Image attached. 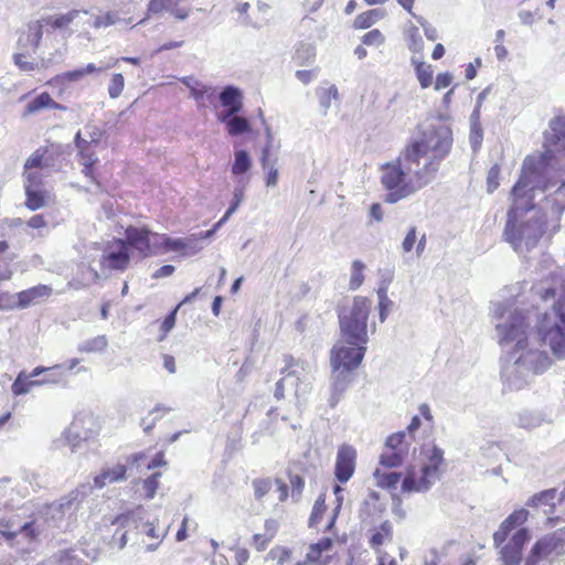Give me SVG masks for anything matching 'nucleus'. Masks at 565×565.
I'll list each match as a JSON object with an SVG mask.
<instances>
[{
  "instance_id": "obj_1",
  "label": "nucleus",
  "mask_w": 565,
  "mask_h": 565,
  "mask_svg": "<svg viewBox=\"0 0 565 565\" xmlns=\"http://www.w3.org/2000/svg\"><path fill=\"white\" fill-rule=\"evenodd\" d=\"M552 280L553 286L535 288L543 300L557 296L552 309L537 318L539 338L532 332V313L529 310H520L510 300L491 302V322L504 352L501 379L512 390L525 387L551 367L553 360L540 348V340L550 347L556 359L565 360V280L557 276Z\"/></svg>"
},
{
  "instance_id": "obj_2",
  "label": "nucleus",
  "mask_w": 565,
  "mask_h": 565,
  "mask_svg": "<svg viewBox=\"0 0 565 565\" xmlns=\"http://www.w3.org/2000/svg\"><path fill=\"white\" fill-rule=\"evenodd\" d=\"M543 137L544 151L525 157L514 193H524L526 186L555 189L545 200L547 203L553 200L552 213L559 215L565 210V116L557 115L550 119Z\"/></svg>"
},
{
  "instance_id": "obj_3",
  "label": "nucleus",
  "mask_w": 565,
  "mask_h": 565,
  "mask_svg": "<svg viewBox=\"0 0 565 565\" xmlns=\"http://www.w3.org/2000/svg\"><path fill=\"white\" fill-rule=\"evenodd\" d=\"M554 190L526 186L524 193L516 195L512 189L514 204L508 212L504 236L518 254H525L537 245L544 233L545 217L561 216L552 213L553 200L550 203L545 200Z\"/></svg>"
},
{
  "instance_id": "obj_4",
  "label": "nucleus",
  "mask_w": 565,
  "mask_h": 565,
  "mask_svg": "<svg viewBox=\"0 0 565 565\" xmlns=\"http://www.w3.org/2000/svg\"><path fill=\"white\" fill-rule=\"evenodd\" d=\"M452 145V132L444 124L426 126L402 152L401 164L409 171L413 183L409 190H420L436 177L441 161Z\"/></svg>"
},
{
  "instance_id": "obj_5",
  "label": "nucleus",
  "mask_w": 565,
  "mask_h": 565,
  "mask_svg": "<svg viewBox=\"0 0 565 565\" xmlns=\"http://www.w3.org/2000/svg\"><path fill=\"white\" fill-rule=\"evenodd\" d=\"M529 518L526 509H519L502 521L493 533V545L497 550L499 565H521L524 561L523 550L531 540V533L521 526Z\"/></svg>"
},
{
  "instance_id": "obj_6",
  "label": "nucleus",
  "mask_w": 565,
  "mask_h": 565,
  "mask_svg": "<svg viewBox=\"0 0 565 565\" xmlns=\"http://www.w3.org/2000/svg\"><path fill=\"white\" fill-rule=\"evenodd\" d=\"M372 301L363 296H354L351 302L338 310L339 326L347 342L367 343L369 332L374 333L376 326L369 322Z\"/></svg>"
},
{
  "instance_id": "obj_7",
  "label": "nucleus",
  "mask_w": 565,
  "mask_h": 565,
  "mask_svg": "<svg viewBox=\"0 0 565 565\" xmlns=\"http://www.w3.org/2000/svg\"><path fill=\"white\" fill-rule=\"evenodd\" d=\"M420 466L411 467L404 477L402 492H426L441 477L444 466V451L435 445L422 448L419 455Z\"/></svg>"
},
{
  "instance_id": "obj_8",
  "label": "nucleus",
  "mask_w": 565,
  "mask_h": 565,
  "mask_svg": "<svg viewBox=\"0 0 565 565\" xmlns=\"http://www.w3.org/2000/svg\"><path fill=\"white\" fill-rule=\"evenodd\" d=\"M86 486L77 488L58 501L45 507L43 516L50 526L67 530L76 520V513L86 494Z\"/></svg>"
},
{
  "instance_id": "obj_9",
  "label": "nucleus",
  "mask_w": 565,
  "mask_h": 565,
  "mask_svg": "<svg viewBox=\"0 0 565 565\" xmlns=\"http://www.w3.org/2000/svg\"><path fill=\"white\" fill-rule=\"evenodd\" d=\"M413 182L409 171L401 164V157L396 162L382 166L381 183L387 191L384 198L386 203L394 204L416 193L418 190L408 189Z\"/></svg>"
},
{
  "instance_id": "obj_10",
  "label": "nucleus",
  "mask_w": 565,
  "mask_h": 565,
  "mask_svg": "<svg viewBox=\"0 0 565 565\" xmlns=\"http://www.w3.org/2000/svg\"><path fill=\"white\" fill-rule=\"evenodd\" d=\"M99 430L98 418L92 413L83 412L75 416L71 425L64 430L63 436L71 450L75 451L82 441L94 438Z\"/></svg>"
},
{
  "instance_id": "obj_11",
  "label": "nucleus",
  "mask_w": 565,
  "mask_h": 565,
  "mask_svg": "<svg viewBox=\"0 0 565 565\" xmlns=\"http://www.w3.org/2000/svg\"><path fill=\"white\" fill-rule=\"evenodd\" d=\"M366 352V343L338 342L330 353V364L335 370L353 371L361 364Z\"/></svg>"
},
{
  "instance_id": "obj_12",
  "label": "nucleus",
  "mask_w": 565,
  "mask_h": 565,
  "mask_svg": "<svg viewBox=\"0 0 565 565\" xmlns=\"http://www.w3.org/2000/svg\"><path fill=\"white\" fill-rule=\"evenodd\" d=\"M99 258L103 271H124L130 263L128 246L124 239H111L100 245Z\"/></svg>"
},
{
  "instance_id": "obj_13",
  "label": "nucleus",
  "mask_w": 565,
  "mask_h": 565,
  "mask_svg": "<svg viewBox=\"0 0 565 565\" xmlns=\"http://www.w3.org/2000/svg\"><path fill=\"white\" fill-rule=\"evenodd\" d=\"M126 239L129 247L139 252L142 257H148L159 253L160 234L152 233L146 227L128 226L125 231Z\"/></svg>"
},
{
  "instance_id": "obj_14",
  "label": "nucleus",
  "mask_w": 565,
  "mask_h": 565,
  "mask_svg": "<svg viewBox=\"0 0 565 565\" xmlns=\"http://www.w3.org/2000/svg\"><path fill=\"white\" fill-rule=\"evenodd\" d=\"M564 553V539L558 533H553L537 540L531 547L523 565H539L541 561L552 554Z\"/></svg>"
},
{
  "instance_id": "obj_15",
  "label": "nucleus",
  "mask_w": 565,
  "mask_h": 565,
  "mask_svg": "<svg viewBox=\"0 0 565 565\" xmlns=\"http://www.w3.org/2000/svg\"><path fill=\"white\" fill-rule=\"evenodd\" d=\"M40 525L35 521L26 522L22 525L15 524L13 521H0V543L2 541H14L18 536L25 539L28 542L34 541L40 534Z\"/></svg>"
},
{
  "instance_id": "obj_16",
  "label": "nucleus",
  "mask_w": 565,
  "mask_h": 565,
  "mask_svg": "<svg viewBox=\"0 0 565 565\" xmlns=\"http://www.w3.org/2000/svg\"><path fill=\"white\" fill-rule=\"evenodd\" d=\"M356 451L350 445H342L338 449L334 475L339 482H347L355 470Z\"/></svg>"
},
{
  "instance_id": "obj_17",
  "label": "nucleus",
  "mask_w": 565,
  "mask_h": 565,
  "mask_svg": "<svg viewBox=\"0 0 565 565\" xmlns=\"http://www.w3.org/2000/svg\"><path fill=\"white\" fill-rule=\"evenodd\" d=\"M52 288L47 285H38L14 294L15 309L23 310L39 305L52 295Z\"/></svg>"
},
{
  "instance_id": "obj_18",
  "label": "nucleus",
  "mask_w": 565,
  "mask_h": 565,
  "mask_svg": "<svg viewBox=\"0 0 565 565\" xmlns=\"http://www.w3.org/2000/svg\"><path fill=\"white\" fill-rule=\"evenodd\" d=\"M140 514H141V510L138 509L137 511L117 516L116 520L114 521V523H117L124 527L135 525L136 529H138L141 533H145L146 535H148L152 539L162 540L166 535V532L159 531L153 523H151V522H143L141 524L137 523L138 520H141Z\"/></svg>"
},
{
  "instance_id": "obj_19",
  "label": "nucleus",
  "mask_w": 565,
  "mask_h": 565,
  "mask_svg": "<svg viewBox=\"0 0 565 565\" xmlns=\"http://www.w3.org/2000/svg\"><path fill=\"white\" fill-rule=\"evenodd\" d=\"M218 98L224 107L220 114H238L243 109V92L234 85L223 87Z\"/></svg>"
},
{
  "instance_id": "obj_20",
  "label": "nucleus",
  "mask_w": 565,
  "mask_h": 565,
  "mask_svg": "<svg viewBox=\"0 0 565 565\" xmlns=\"http://www.w3.org/2000/svg\"><path fill=\"white\" fill-rule=\"evenodd\" d=\"M43 38V20L31 21L26 24V30L19 38V45L26 50L35 52Z\"/></svg>"
},
{
  "instance_id": "obj_21",
  "label": "nucleus",
  "mask_w": 565,
  "mask_h": 565,
  "mask_svg": "<svg viewBox=\"0 0 565 565\" xmlns=\"http://www.w3.org/2000/svg\"><path fill=\"white\" fill-rule=\"evenodd\" d=\"M286 366L281 370L284 374L281 382H285V385L288 390H294L295 394L299 395V385L301 383L302 373L305 371L303 366L299 365L298 362L295 361L292 356L285 358Z\"/></svg>"
},
{
  "instance_id": "obj_22",
  "label": "nucleus",
  "mask_w": 565,
  "mask_h": 565,
  "mask_svg": "<svg viewBox=\"0 0 565 565\" xmlns=\"http://www.w3.org/2000/svg\"><path fill=\"white\" fill-rule=\"evenodd\" d=\"M330 405L333 407L352 382V372L332 369Z\"/></svg>"
},
{
  "instance_id": "obj_23",
  "label": "nucleus",
  "mask_w": 565,
  "mask_h": 565,
  "mask_svg": "<svg viewBox=\"0 0 565 565\" xmlns=\"http://www.w3.org/2000/svg\"><path fill=\"white\" fill-rule=\"evenodd\" d=\"M127 467L121 463H117L113 467L104 468L99 475L94 478V487L102 489L107 484L121 481L125 479Z\"/></svg>"
},
{
  "instance_id": "obj_24",
  "label": "nucleus",
  "mask_w": 565,
  "mask_h": 565,
  "mask_svg": "<svg viewBox=\"0 0 565 565\" xmlns=\"http://www.w3.org/2000/svg\"><path fill=\"white\" fill-rule=\"evenodd\" d=\"M217 120L226 125V130L231 136H238L250 130V124L245 117L237 114H217Z\"/></svg>"
},
{
  "instance_id": "obj_25",
  "label": "nucleus",
  "mask_w": 565,
  "mask_h": 565,
  "mask_svg": "<svg viewBox=\"0 0 565 565\" xmlns=\"http://www.w3.org/2000/svg\"><path fill=\"white\" fill-rule=\"evenodd\" d=\"M45 108L63 109L64 107L57 104L49 93L44 92L26 104L22 116L28 117L38 114Z\"/></svg>"
},
{
  "instance_id": "obj_26",
  "label": "nucleus",
  "mask_w": 565,
  "mask_h": 565,
  "mask_svg": "<svg viewBox=\"0 0 565 565\" xmlns=\"http://www.w3.org/2000/svg\"><path fill=\"white\" fill-rule=\"evenodd\" d=\"M384 510L383 504L380 502V494L371 491L362 502L360 508V519L365 522L367 519H373L380 515Z\"/></svg>"
},
{
  "instance_id": "obj_27",
  "label": "nucleus",
  "mask_w": 565,
  "mask_h": 565,
  "mask_svg": "<svg viewBox=\"0 0 565 565\" xmlns=\"http://www.w3.org/2000/svg\"><path fill=\"white\" fill-rule=\"evenodd\" d=\"M393 539V524L386 520L375 527L371 532L369 544L372 548L376 550L386 542H391Z\"/></svg>"
},
{
  "instance_id": "obj_28",
  "label": "nucleus",
  "mask_w": 565,
  "mask_h": 565,
  "mask_svg": "<svg viewBox=\"0 0 565 565\" xmlns=\"http://www.w3.org/2000/svg\"><path fill=\"white\" fill-rule=\"evenodd\" d=\"M546 416L537 411H523L518 414L516 425L524 429H534L547 423Z\"/></svg>"
},
{
  "instance_id": "obj_29",
  "label": "nucleus",
  "mask_w": 565,
  "mask_h": 565,
  "mask_svg": "<svg viewBox=\"0 0 565 565\" xmlns=\"http://www.w3.org/2000/svg\"><path fill=\"white\" fill-rule=\"evenodd\" d=\"M43 148L44 169L49 171H60L62 168V146L50 145Z\"/></svg>"
},
{
  "instance_id": "obj_30",
  "label": "nucleus",
  "mask_w": 565,
  "mask_h": 565,
  "mask_svg": "<svg viewBox=\"0 0 565 565\" xmlns=\"http://www.w3.org/2000/svg\"><path fill=\"white\" fill-rule=\"evenodd\" d=\"M376 486L387 490H395L401 482L402 473L396 471H386L385 468H376L373 472Z\"/></svg>"
},
{
  "instance_id": "obj_31",
  "label": "nucleus",
  "mask_w": 565,
  "mask_h": 565,
  "mask_svg": "<svg viewBox=\"0 0 565 565\" xmlns=\"http://www.w3.org/2000/svg\"><path fill=\"white\" fill-rule=\"evenodd\" d=\"M81 14H87V11L71 10L64 14L49 15L43 19V22L53 29H64L78 19Z\"/></svg>"
},
{
  "instance_id": "obj_32",
  "label": "nucleus",
  "mask_w": 565,
  "mask_h": 565,
  "mask_svg": "<svg viewBox=\"0 0 565 565\" xmlns=\"http://www.w3.org/2000/svg\"><path fill=\"white\" fill-rule=\"evenodd\" d=\"M407 456V449L394 450L385 447L384 451L380 457L381 468H395L403 463Z\"/></svg>"
},
{
  "instance_id": "obj_33",
  "label": "nucleus",
  "mask_w": 565,
  "mask_h": 565,
  "mask_svg": "<svg viewBox=\"0 0 565 565\" xmlns=\"http://www.w3.org/2000/svg\"><path fill=\"white\" fill-rule=\"evenodd\" d=\"M45 376L41 380H34L33 384H39V386L44 384H65L66 383V374L64 372L63 365H54L52 367H46Z\"/></svg>"
},
{
  "instance_id": "obj_34",
  "label": "nucleus",
  "mask_w": 565,
  "mask_h": 565,
  "mask_svg": "<svg viewBox=\"0 0 565 565\" xmlns=\"http://www.w3.org/2000/svg\"><path fill=\"white\" fill-rule=\"evenodd\" d=\"M556 494H557V490L556 489H548V490L541 491V492L535 493L534 495H532L527 500L526 505L532 507V508H537V507H541V505H547V507L551 508L548 513H552L553 512V508H554V500L556 498Z\"/></svg>"
},
{
  "instance_id": "obj_35",
  "label": "nucleus",
  "mask_w": 565,
  "mask_h": 565,
  "mask_svg": "<svg viewBox=\"0 0 565 565\" xmlns=\"http://www.w3.org/2000/svg\"><path fill=\"white\" fill-rule=\"evenodd\" d=\"M412 63L415 65L416 76L422 88H427L433 83V67L415 56L412 57Z\"/></svg>"
},
{
  "instance_id": "obj_36",
  "label": "nucleus",
  "mask_w": 565,
  "mask_h": 565,
  "mask_svg": "<svg viewBox=\"0 0 565 565\" xmlns=\"http://www.w3.org/2000/svg\"><path fill=\"white\" fill-rule=\"evenodd\" d=\"M317 96L319 104L323 109V114H327L331 107L332 100H339L340 95L335 85L331 84L328 87H320L317 89Z\"/></svg>"
},
{
  "instance_id": "obj_37",
  "label": "nucleus",
  "mask_w": 565,
  "mask_h": 565,
  "mask_svg": "<svg viewBox=\"0 0 565 565\" xmlns=\"http://www.w3.org/2000/svg\"><path fill=\"white\" fill-rule=\"evenodd\" d=\"M252 168V159L246 150H236L231 171L235 175H243Z\"/></svg>"
},
{
  "instance_id": "obj_38",
  "label": "nucleus",
  "mask_w": 565,
  "mask_h": 565,
  "mask_svg": "<svg viewBox=\"0 0 565 565\" xmlns=\"http://www.w3.org/2000/svg\"><path fill=\"white\" fill-rule=\"evenodd\" d=\"M316 56V49L311 43H299L294 53V61L298 65L310 64Z\"/></svg>"
},
{
  "instance_id": "obj_39",
  "label": "nucleus",
  "mask_w": 565,
  "mask_h": 565,
  "mask_svg": "<svg viewBox=\"0 0 565 565\" xmlns=\"http://www.w3.org/2000/svg\"><path fill=\"white\" fill-rule=\"evenodd\" d=\"M107 345V338L105 335H97L79 343L77 350L82 353H99L103 352Z\"/></svg>"
},
{
  "instance_id": "obj_40",
  "label": "nucleus",
  "mask_w": 565,
  "mask_h": 565,
  "mask_svg": "<svg viewBox=\"0 0 565 565\" xmlns=\"http://www.w3.org/2000/svg\"><path fill=\"white\" fill-rule=\"evenodd\" d=\"M384 15L383 10L381 9H372L367 10L361 14H359L354 20V28L356 29H367L374 23H376Z\"/></svg>"
},
{
  "instance_id": "obj_41",
  "label": "nucleus",
  "mask_w": 565,
  "mask_h": 565,
  "mask_svg": "<svg viewBox=\"0 0 565 565\" xmlns=\"http://www.w3.org/2000/svg\"><path fill=\"white\" fill-rule=\"evenodd\" d=\"M180 81L190 89L191 97H193L196 102L202 100L210 89L206 85H204L193 76H186L181 78Z\"/></svg>"
},
{
  "instance_id": "obj_42",
  "label": "nucleus",
  "mask_w": 565,
  "mask_h": 565,
  "mask_svg": "<svg viewBox=\"0 0 565 565\" xmlns=\"http://www.w3.org/2000/svg\"><path fill=\"white\" fill-rule=\"evenodd\" d=\"M364 269H365V265L361 260H359V259L353 260L352 266H351L350 280H349V289L350 290H356L362 286L363 281H364V274H363Z\"/></svg>"
},
{
  "instance_id": "obj_43",
  "label": "nucleus",
  "mask_w": 565,
  "mask_h": 565,
  "mask_svg": "<svg viewBox=\"0 0 565 565\" xmlns=\"http://www.w3.org/2000/svg\"><path fill=\"white\" fill-rule=\"evenodd\" d=\"M26 194L25 205L32 211L41 209L45 205V195L41 189L24 188Z\"/></svg>"
},
{
  "instance_id": "obj_44",
  "label": "nucleus",
  "mask_w": 565,
  "mask_h": 565,
  "mask_svg": "<svg viewBox=\"0 0 565 565\" xmlns=\"http://www.w3.org/2000/svg\"><path fill=\"white\" fill-rule=\"evenodd\" d=\"M190 243L191 238H171L160 234L159 249L164 247L167 250L182 252Z\"/></svg>"
},
{
  "instance_id": "obj_45",
  "label": "nucleus",
  "mask_w": 565,
  "mask_h": 565,
  "mask_svg": "<svg viewBox=\"0 0 565 565\" xmlns=\"http://www.w3.org/2000/svg\"><path fill=\"white\" fill-rule=\"evenodd\" d=\"M171 408L164 407L161 405L156 406L150 414L147 417H143L141 419V427L145 433H149L153 426L156 425V422L166 413H169Z\"/></svg>"
},
{
  "instance_id": "obj_46",
  "label": "nucleus",
  "mask_w": 565,
  "mask_h": 565,
  "mask_svg": "<svg viewBox=\"0 0 565 565\" xmlns=\"http://www.w3.org/2000/svg\"><path fill=\"white\" fill-rule=\"evenodd\" d=\"M406 431H398L387 437L385 447L399 450V449H409L411 441L406 440Z\"/></svg>"
},
{
  "instance_id": "obj_47",
  "label": "nucleus",
  "mask_w": 565,
  "mask_h": 565,
  "mask_svg": "<svg viewBox=\"0 0 565 565\" xmlns=\"http://www.w3.org/2000/svg\"><path fill=\"white\" fill-rule=\"evenodd\" d=\"M34 380L28 381L26 376L23 373H20L15 381L13 382L11 390L14 395H22L30 392L31 387L39 386V384H33Z\"/></svg>"
},
{
  "instance_id": "obj_48",
  "label": "nucleus",
  "mask_w": 565,
  "mask_h": 565,
  "mask_svg": "<svg viewBox=\"0 0 565 565\" xmlns=\"http://www.w3.org/2000/svg\"><path fill=\"white\" fill-rule=\"evenodd\" d=\"M125 88V78L122 74L116 73L113 74L110 82L108 84V95L110 98H118Z\"/></svg>"
},
{
  "instance_id": "obj_49",
  "label": "nucleus",
  "mask_w": 565,
  "mask_h": 565,
  "mask_svg": "<svg viewBox=\"0 0 565 565\" xmlns=\"http://www.w3.org/2000/svg\"><path fill=\"white\" fill-rule=\"evenodd\" d=\"M119 21H120V18H119L118 13L110 11V12H107L103 17H95L92 22V25L95 29L107 28V26L116 24Z\"/></svg>"
},
{
  "instance_id": "obj_50",
  "label": "nucleus",
  "mask_w": 565,
  "mask_h": 565,
  "mask_svg": "<svg viewBox=\"0 0 565 565\" xmlns=\"http://www.w3.org/2000/svg\"><path fill=\"white\" fill-rule=\"evenodd\" d=\"M44 169L43 148L36 149L24 162V170Z\"/></svg>"
},
{
  "instance_id": "obj_51",
  "label": "nucleus",
  "mask_w": 565,
  "mask_h": 565,
  "mask_svg": "<svg viewBox=\"0 0 565 565\" xmlns=\"http://www.w3.org/2000/svg\"><path fill=\"white\" fill-rule=\"evenodd\" d=\"M408 47L414 53H420L424 49V42L418 28L413 26L408 33Z\"/></svg>"
},
{
  "instance_id": "obj_52",
  "label": "nucleus",
  "mask_w": 565,
  "mask_h": 565,
  "mask_svg": "<svg viewBox=\"0 0 565 565\" xmlns=\"http://www.w3.org/2000/svg\"><path fill=\"white\" fill-rule=\"evenodd\" d=\"M160 473L156 472L143 480V490L147 499H152L159 487Z\"/></svg>"
},
{
  "instance_id": "obj_53",
  "label": "nucleus",
  "mask_w": 565,
  "mask_h": 565,
  "mask_svg": "<svg viewBox=\"0 0 565 565\" xmlns=\"http://www.w3.org/2000/svg\"><path fill=\"white\" fill-rule=\"evenodd\" d=\"M384 35L377 29H373L362 36V43L369 46H380L384 43Z\"/></svg>"
},
{
  "instance_id": "obj_54",
  "label": "nucleus",
  "mask_w": 565,
  "mask_h": 565,
  "mask_svg": "<svg viewBox=\"0 0 565 565\" xmlns=\"http://www.w3.org/2000/svg\"><path fill=\"white\" fill-rule=\"evenodd\" d=\"M14 64L19 67L22 72H32L38 67V63L34 61H30L26 58L24 53H15L13 55Z\"/></svg>"
},
{
  "instance_id": "obj_55",
  "label": "nucleus",
  "mask_w": 565,
  "mask_h": 565,
  "mask_svg": "<svg viewBox=\"0 0 565 565\" xmlns=\"http://www.w3.org/2000/svg\"><path fill=\"white\" fill-rule=\"evenodd\" d=\"M244 199V188H239V186H236L234 192H233V201H232V204L231 206L227 209V211L225 212L223 218L227 222V220L231 217V215L233 213L236 212V210L238 209V206L241 205L242 201Z\"/></svg>"
},
{
  "instance_id": "obj_56",
  "label": "nucleus",
  "mask_w": 565,
  "mask_h": 565,
  "mask_svg": "<svg viewBox=\"0 0 565 565\" xmlns=\"http://www.w3.org/2000/svg\"><path fill=\"white\" fill-rule=\"evenodd\" d=\"M270 479H256L253 481L254 494L257 500H260L271 489Z\"/></svg>"
},
{
  "instance_id": "obj_57",
  "label": "nucleus",
  "mask_w": 565,
  "mask_h": 565,
  "mask_svg": "<svg viewBox=\"0 0 565 565\" xmlns=\"http://www.w3.org/2000/svg\"><path fill=\"white\" fill-rule=\"evenodd\" d=\"M267 557L282 565L290 558V551L282 546H276L268 552Z\"/></svg>"
},
{
  "instance_id": "obj_58",
  "label": "nucleus",
  "mask_w": 565,
  "mask_h": 565,
  "mask_svg": "<svg viewBox=\"0 0 565 565\" xmlns=\"http://www.w3.org/2000/svg\"><path fill=\"white\" fill-rule=\"evenodd\" d=\"M23 177L25 178L24 188H36L40 189L43 181V174L39 171L24 170Z\"/></svg>"
},
{
  "instance_id": "obj_59",
  "label": "nucleus",
  "mask_w": 565,
  "mask_h": 565,
  "mask_svg": "<svg viewBox=\"0 0 565 565\" xmlns=\"http://www.w3.org/2000/svg\"><path fill=\"white\" fill-rule=\"evenodd\" d=\"M482 139H483V132H482L481 125H471L469 140H470L471 148L475 152L480 148V146L482 143Z\"/></svg>"
},
{
  "instance_id": "obj_60",
  "label": "nucleus",
  "mask_w": 565,
  "mask_h": 565,
  "mask_svg": "<svg viewBox=\"0 0 565 565\" xmlns=\"http://www.w3.org/2000/svg\"><path fill=\"white\" fill-rule=\"evenodd\" d=\"M500 168L494 164L490 168L487 177L488 192H493L499 186Z\"/></svg>"
},
{
  "instance_id": "obj_61",
  "label": "nucleus",
  "mask_w": 565,
  "mask_h": 565,
  "mask_svg": "<svg viewBox=\"0 0 565 565\" xmlns=\"http://www.w3.org/2000/svg\"><path fill=\"white\" fill-rule=\"evenodd\" d=\"M173 0H150L148 4V13H159L163 10L169 11L172 8Z\"/></svg>"
},
{
  "instance_id": "obj_62",
  "label": "nucleus",
  "mask_w": 565,
  "mask_h": 565,
  "mask_svg": "<svg viewBox=\"0 0 565 565\" xmlns=\"http://www.w3.org/2000/svg\"><path fill=\"white\" fill-rule=\"evenodd\" d=\"M416 242H417V232H416V227L413 226L408 230L406 236L404 237V239L402 242L403 252L406 254L412 252Z\"/></svg>"
},
{
  "instance_id": "obj_63",
  "label": "nucleus",
  "mask_w": 565,
  "mask_h": 565,
  "mask_svg": "<svg viewBox=\"0 0 565 565\" xmlns=\"http://www.w3.org/2000/svg\"><path fill=\"white\" fill-rule=\"evenodd\" d=\"M324 510H326L324 499L322 497H319L316 500L315 505H313V510H312V513L310 516V525H313L315 523H317L319 521V519L323 514Z\"/></svg>"
},
{
  "instance_id": "obj_64",
  "label": "nucleus",
  "mask_w": 565,
  "mask_h": 565,
  "mask_svg": "<svg viewBox=\"0 0 565 565\" xmlns=\"http://www.w3.org/2000/svg\"><path fill=\"white\" fill-rule=\"evenodd\" d=\"M369 216H370V221L367 222L369 225H372L373 222H375V223L382 222L384 218V212H383L382 205L380 203L371 204L370 210H369Z\"/></svg>"
}]
</instances>
